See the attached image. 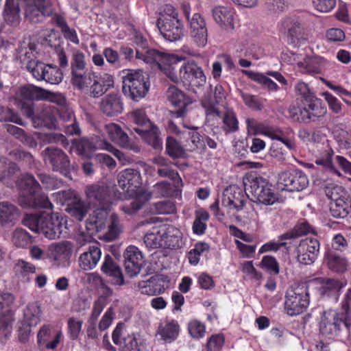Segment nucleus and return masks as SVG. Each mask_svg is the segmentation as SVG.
Listing matches in <instances>:
<instances>
[{
	"mask_svg": "<svg viewBox=\"0 0 351 351\" xmlns=\"http://www.w3.org/2000/svg\"><path fill=\"white\" fill-rule=\"evenodd\" d=\"M309 294L305 284L292 287L286 293L285 310L290 316L303 313L309 305Z\"/></svg>",
	"mask_w": 351,
	"mask_h": 351,
	"instance_id": "nucleus-6",
	"label": "nucleus"
},
{
	"mask_svg": "<svg viewBox=\"0 0 351 351\" xmlns=\"http://www.w3.org/2000/svg\"><path fill=\"white\" fill-rule=\"evenodd\" d=\"M89 209V204L83 201L79 196L69 203L66 212L78 221H82L86 215Z\"/></svg>",
	"mask_w": 351,
	"mask_h": 351,
	"instance_id": "nucleus-44",
	"label": "nucleus"
},
{
	"mask_svg": "<svg viewBox=\"0 0 351 351\" xmlns=\"http://www.w3.org/2000/svg\"><path fill=\"white\" fill-rule=\"evenodd\" d=\"M265 135L271 139H275L282 143L288 149H295V143L290 138H287L283 132L280 129L267 128Z\"/></svg>",
	"mask_w": 351,
	"mask_h": 351,
	"instance_id": "nucleus-57",
	"label": "nucleus"
},
{
	"mask_svg": "<svg viewBox=\"0 0 351 351\" xmlns=\"http://www.w3.org/2000/svg\"><path fill=\"white\" fill-rule=\"evenodd\" d=\"M332 155L333 151L327 147L317 158L315 163L318 165L324 166L331 174L341 177V172L332 164Z\"/></svg>",
	"mask_w": 351,
	"mask_h": 351,
	"instance_id": "nucleus-48",
	"label": "nucleus"
},
{
	"mask_svg": "<svg viewBox=\"0 0 351 351\" xmlns=\"http://www.w3.org/2000/svg\"><path fill=\"white\" fill-rule=\"evenodd\" d=\"M73 252V245L64 241L53 243L49 245L47 258L57 266H64L69 261Z\"/></svg>",
	"mask_w": 351,
	"mask_h": 351,
	"instance_id": "nucleus-15",
	"label": "nucleus"
},
{
	"mask_svg": "<svg viewBox=\"0 0 351 351\" xmlns=\"http://www.w3.org/2000/svg\"><path fill=\"white\" fill-rule=\"evenodd\" d=\"M313 283L319 292L324 297L337 298L339 291L344 287V284L339 280L334 278H317L313 280Z\"/></svg>",
	"mask_w": 351,
	"mask_h": 351,
	"instance_id": "nucleus-24",
	"label": "nucleus"
},
{
	"mask_svg": "<svg viewBox=\"0 0 351 351\" xmlns=\"http://www.w3.org/2000/svg\"><path fill=\"white\" fill-rule=\"evenodd\" d=\"M325 193L330 199V213L335 218H345L351 211V199L348 192L341 186H325Z\"/></svg>",
	"mask_w": 351,
	"mask_h": 351,
	"instance_id": "nucleus-5",
	"label": "nucleus"
},
{
	"mask_svg": "<svg viewBox=\"0 0 351 351\" xmlns=\"http://www.w3.org/2000/svg\"><path fill=\"white\" fill-rule=\"evenodd\" d=\"M105 131L111 141L123 148L130 147L128 136L117 123H110L105 125Z\"/></svg>",
	"mask_w": 351,
	"mask_h": 351,
	"instance_id": "nucleus-38",
	"label": "nucleus"
},
{
	"mask_svg": "<svg viewBox=\"0 0 351 351\" xmlns=\"http://www.w3.org/2000/svg\"><path fill=\"white\" fill-rule=\"evenodd\" d=\"M188 32L192 41L198 47H204L208 42V29L204 18L195 13L187 21Z\"/></svg>",
	"mask_w": 351,
	"mask_h": 351,
	"instance_id": "nucleus-13",
	"label": "nucleus"
},
{
	"mask_svg": "<svg viewBox=\"0 0 351 351\" xmlns=\"http://www.w3.org/2000/svg\"><path fill=\"white\" fill-rule=\"evenodd\" d=\"M47 66V64L40 61L31 60L27 62L26 68L35 79L40 81Z\"/></svg>",
	"mask_w": 351,
	"mask_h": 351,
	"instance_id": "nucleus-63",
	"label": "nucleus"
},
{
	"mask_svg": "<svg viewBox=\"0 0 351 351\" xmlns=\"http://www.w3.org/2000/svg\"><path fill=\"white\" fill-rule=\"evenodd\" d=\"M101 112L107 116H115L123 111V103L117 93H110L104 97L99 105Z\"/></svg>",
	"mask_w": 351,
	"mask_h": 351,
	"instance_id": "nucleus-27",
	"label": "nucleus"
},
{
	"mask_svg": "<svg viewBox=\"0 0 351 351\" xmlns=\"http://www.w3.org/2000/svg\"><path fill=\"white\" fill-rule=\"evenodd\" d=\"M291 191H300L305 189L308 184L307 176L301 171H293Z\"/></svg>",
	"mask_w": 351,
	"mask_h": 351,
	"instance_id": "nucleus-59",
	"label": "nucleus"
},
{
	"mask_svg": "<svg viewBox=\"0 0 351 351\" xmlns=\"http://www.w3.org/2000/svg\"><path fill=\"white\" fill-rule=\"evenodd\" d=\"M19 216V212L15 205L7 201L0 202V226L13 224Z\"/></svg>",
	"mask_w": 351,
	"mask_h": 351,
	"instance_id": "nucleus-37",
	"label": "nucleus"
},
{
	"mask_svg": "<svg viewBox=\"0 0 351 351\" xmlns=\"http://www.w3.org/2000/svg\"><path fill=\"white\" fill-rule=\"evenodd\" d=\"M134 130L154 149H160L162 147V142L160 138L159 131L156 126L151 125L150 127L147 128H134Z\"/></svg>",
	"mask_w": 351,
	"mask_h": 351,
	"instance_id": "nucleus-40",
	"label": "nucleus"
},
{
	"mask_svg": "<svg viewBox=\"0 0 351 351\" xmlns=\"http://www.w3.org/2000/svg\"><path fill=\"white\" fill-rule=\"evenodd\" d=\"M226 98V93L221 85L217 84L215 87L213 98L205 97L202 100V106L205 108L208 119H214L220 116V112L215 108V104H223Z\"/></svg>",
	"mask_w": 351,
	"mask_h": 351,
	"instance_id": "nucleus-21",
	"label": "nucleus"
},
{
	"mask_svg": "<svg viewBox=\"0 0 351 351\" xmlns=\"http://www.w3.org/2000/svg\"><path fill=\"white\" fill-rule=\"evenodd\" d=\"M136 58L142 60L147 64L156 62L164 74L165 68L168 66L169 64L178 63L184 59L182 56L167 54L155 49H145V47L143 48L141 51L138 49H136Z\"/></svg>",
	"mask_w": 351,
	"mask_h": 351,
	"instance_id": "nucleus-10",
	"label": "nucleus"
},
{
	"mask_svg": "<svg viewBox=\"0 0 351 351\" xmlns=\"http://www.w3.org/2000/svg\"><path fill=\"white\" fill-rule=\"evenodd\" d=\"M101 270L108 276L112 278V283L114 285H124L123 276L120 267L114 263L110 256L105 257Z\"/></svg>",
	"mask_w": 351,
	"mask_h": 351,
	"instance_id": "nucleus-36",
	"label": "nucleus"
},
{
	"mask_svg": "<svg viewBox=\"0 0 351 351\" xmlns=\"http://www.w3.org/2000/svg\"><path fill=\"white\" fill-rule=\"evenodd\" d=\"M32 101L46 100L63 105L65 102L64 97L58 93H51L42 88L31 85Z\"/></svg>",
	"mask_w": 351,
	"mask_h": 351,
	"instance_id": "nucleus-41",
	"label": "nucleus"
},
{
	"mask_svg": "<svg viewBox=\"0 0 351 351\" xmlns=\"http://www.w3.org/2000/svg\"><path fill=\"white\" fill-rule=\"evenodd\" d=\"M13 99L15 104L21 108L27 117H32L34 114V105L27 103L32 101L31 85L19 88L16 90Z\"/></svg>",
	"mask_w": 351,
	"mask_h": 351,
	"instance_id": "nucleus-31",
	"label": "nucleus"
},
{
	"mask_svg": "<svg viewBox=\"0 0 351 351\" xmlns=\"http://www.w3.org/2000/svg\"><path fill=\"white\" fill-rule=\"evenodd\" d=\"M23 224L32 232L43 234L49 239H56L66 233V218L58 213L26 214Z\"/></svg>",
	"mask_w": 351,
	"mask_h": 351,
	"instance_id": "nucleus-2",
	"label": "nucleus"
},
{
	"mask_svg": "<svg viewBox=\"0 0 351 351\" xmlns=\"http://www.w3.org/2000/svg\"><path fill=\"white\" fill-rule=\"evenodd\" d=\"M132 121L138 125L137 128H147L151 126L152 123L147 117L145 112L143 109H136L134 110L131 114Z\"/></svg>",
	"mask_w": 351,
	"mask_h": 351,
	"instance_id": "nucleus-64",
	"label": "nucleus"
},
{
	"mask_svg": "<svg viewBox=\"0 0 351 351\" xmlns=\"http://www.w3.org/2000/svg\"><path fill=\"white\" fill-rule=\"evenodd\" d=\"M117 182L123 191L120 192L114 187V199L119 200L132 199L130 204H125L121 208V210L127 215H131L136 213L151 198L152 193L141 186V174L136 169H125L119 172L117 175Z\"/></svg>",
	"mask_w": 351,
	"mask_h": 351,
	"instance_id": "nucleus-1",
	"label": "nucleus"
},
{
	"mask_svg": "<svg viewBox=\"0 0 351 351\" xmlns=\"http://www.w3.org/2000/svg\"><path fill=\"white\" fill-rule=\"evenodd\" d=\"M245 190L265 205H272L278 200V197L271 189V185L262 177H251L245 182Z\"/></svg>",
	"mask_w": 351,
	"mask_h": 351,
	"instance_id": "nucleus-7",
	"label": "nucleus"
},
{
	"mask_svg": "<svg viewBox=\"0 0 351 351\" xmlns=\"http://www.w3.org/2000/svg\"><path fill=\"white\" fill-rule=\"evenodd\" d=\"M215 21L224 29L234 28V11L226 6H217L213 10Z\"/></svg>",
	"mask_w": 351,
	"mask_h": 351,
	"instance_id": "nucleus-32",
	"label": "nucleus"
},
{
	"mask_svg": "<svg viewBox=\"0 0 351 351\" xmlns=\"http://www.w3.org/2000/svg\"><path fill=\"white\" fill-rule=\"evenodd\" d=\"M152 162L157 167V173L159 176L169 178L176 184L181 182L178 173L172 169L171 164L162 156H156L152 159Z\"/></svg>",
	"mask_w": 351,
	"mask_h": 351,
	"instance_id": "nucleus-35",
	"label": "nucleus"
},
{
	"mask_svg": "<svg viewBox=\"0 0 351 351\" xmlns=\"http://www.w3.org/2000/svg\"><path fill=\"white\" fill-rule=\"evenodd\" d=\"M20 12L21 9L16 0H5L2 15L7 23L18 25L21 20Z\"/></svg>",
	"mask_w": 351,
	"mask_h": 351,
	"instance_id": "nucleus-39",
	"label": "nucleus"
},
{
	"mask_svg": "<svg viewBox=\"0 0 351 351\" xmlns=\"http://www.w3.org/2000/svg\"><path fill=\"white\" fill-rule=\"evenodd\" d=\"M58 110L53 106H48L42 109L36 116L29 117L34 128L45 127L56 128L58 123Z\"/></svg>",
	"mask_w": 351,
	"mask_h": 351,
	"instance_id": "nucleus-22",
	"label": "nucleus"
},
{
	"mask_svg": "<svg viewBox=\"0 0 351 351\" xmlns=\"http://www.w3.org/2000/svg\"><path fill=\"white\" fill-rule=\"evenodd\" d=\"M326 262L328 268L335 272H344L348 269V260L332 252H328L326 256Z\"/></svg>",
	"mask_w": 351,
	"mask_h": 351,
	"instance_id": "nucleus-47",
	"label": "nucleus"
},
{
	"mask_svg": "<svg viewBox=\"0 0 351 351\" xmlns=\"http://www.w3.org/2000/svg\"><path fill=\"white\" fill-rule=\"evenodd\" d=\"M125 272L130 277L138 275L144 265L142 252L134 245L128 246L124 252Z\"/></svg>",
	"mask_w": 351,
	"mask_h": 351,
	"instance_id": "nucleus-17",
	"label": "nucleus"
},
{
	"mask_svg": "<svg viewBox=\"0 0 351 351\" xmlns=\"http://www.w3.org/2000/svg\"><path fill=\"white\" fill-rule=\"evenodd\" d=\"M31 241L29 233L23 229H16L12 233V242L18 247H24Z\"/></svg>",
	"mask_w": 351,
	"mask_h": 351,
	"instance_id": "nucleus-62",
	"label": "nucleus"
},
{
	"mask_svg": "<svg viewBox=\"0 0 351 351\" xmlns=\"http://www.w3.org/2000/svg\"><path fill=\"white\" fill-rule=\"evenodd\" d=\"M162 226L153 227L144 237V243L149 248L163 247V237L161 233Z\"/></svg>",
	"mask_w": 351,
	"mask_h": 351,
	"instance_id": "nucleus-46",
	"label": "nucleus"
},
{
	"mask_svg": "<svg viewBox=\"0 0 351 351\" xmlns=\"http://www.w3.org/2000/svg\"><path fill=\"white\" fill-rule=\"evenodd\" d=\"M157 26L163 38L170 42L179 40L184 36L183 24L180 19L159 18Z\"/></svg>",
	"mask_w": 351,
	"mask_h": 351,
	"instance_id": "nucleus-16",
	"label": "nucleus"
},
{
	"mask_svg": "<svg viewBox=\"0 0 351 351\" xmlns=\"http://www.w3.org/2000/svg\"><path fill=\"white\" fill-rule=\"evenodd\" d=\"M210 245L206 242H197L193 249L188 253V260L191 265H197L199 261L200 256L208 252Z\"/></svg>",
	"mask_w": 351,
	"mask_h": 351,
	"instance_id": "nucleus-55",
	"label": "nucleus"
},
{
	"mask_svg": "<svg viewBox=\"0 0 351 351\" xmlns=\"http://www.w3.org/2000/svg\"><path fill=\"white\" fill-rule=\"evenodd\" d=\"M138 287L142 294L154 295L162 293L165 290L159 280L151 278L149 280L140 282Z\"/></svg>",
	"mask_w": 351,
	"mask_h": 351,
	"instance_id": "nucleus-49",
	"label": "nucleus"
},
{
	"mask_svg": "<svg viewBox=\"0 0 351 351\" xmlns=\"http://www.w3.org/2000/svg\"><path fill=\"white\" fill-rule=\"evenodd\" d=\"M108 208H101V209H97L89 217L86 223L88 235L82 234L77 237V241L81 245L90 242L91 240L90 235L95 233L99 234L101 230H104V226L108 222L107 219L108 213L107 209Z\"/></svg>",
	"mask_w": 351,
	"mask_h": 351,
	"instance_id": "nucleus-12",
	"label": "nucleus"
},
{
	"mask_svg": "<svg viewBox=\"0 0 351 351\" xmlns=\"http://www.w3.org/2000/svg\"><path fill=\"white\" fill-rule=\"evenodd\" d=\"M167 97L172 106L178 107L180 109L174 112L176 117H183L186 111L187 106L191 104L189 98L186 97L184 93L174 86H170L167 91Z\"/></svg>",
	"mask_w": 351,
	"mask_h": 351,
	"instance_id": "nucleus-26",
	"label": "nucleus"
},
{
	"mask_svg": "<svg viewBox=\"0 0 351 351\" xmlns=\"http://www.w3.org/2000/svg\"><path fill=\"white\" fill-rule=\"evenodd\" d=\"M306 102L308 103L307 106L300 110L302 122L314 121L324 117L327 113V108L320 99L314 97Z\"/></svg>",
	"mask_w": 351,
	"mask_h": 351,
	"instance_id": "nucleus-23",
	"label": "nucleus"
},
{
	"mask_svg": "<svg viewBox=\"0 0 351 351\" xmlns=\"http://www.w3.org/2000/svg\"><path fill=\"white\" fill-rule=\"evenodd\" d=\"M297 259L302 265H309L313 263L319 252V242L313 237L302 239L297 246Z\"/></svg>",
	"mask_w": 351,
	"mask_h": 351,
	"instance_id": "nucleus-14",
	"label": "nucleus"
},
{
	"mask_svg": "<svg viewBox=\"0 0 351 351\" xmlns=\"http://www.w3.org/2000/svg\"><path fill=\"white\" fill-rule=\"evenodd\" d=\"M119 75L123 82V93L130 99L138 101L149 90L147 75L141 69H123Z\"/></svg>",
	"mask_w": 351,
	"mask_h": 351,
	"instance_id": "nucleus-4",
	"label": "nucleus"
},
{
	"mask_svg": "<svg viewBox=\"0 0 351 351\" xmlns=\"http://www.w3.org/2000/svg\"><path fill=\"white\" fill-rule=\"evenodd\" d=\"M13 270L15 276L22 281L29 282L31 275L36 272V266L23 259H18L14 265Z\"/></svg>",
	"mask_w": 351,
	"mask_h": 351,
	"instance_id": "nucleus-43",
	"label": "nucleus"
},
{
	"mask_svg": "<svg viewBox=\"0 0 351 351\" xmlns=\"http://www.w3.org/2000/svg\"><path fill=\"white\" fill-rule=\"evenodd\" d=\"M185 147L181 146L179 143L172 137L167 138L166 152L173 158L182 157L184 154Z\"/></svg>",
	"mask_w": 351,
	"mask_h": 351,
	"instance_id": "nucleus-60",
	"label": "nucleus"
},
{
	"mask_svg": "<svg viewBox=\"0 0 351 351\" xmlns=\"http://www.w3.org/2000/svg\"><path fill=\"white\" fill-rule=\"evenodd\" d=\"M25 17L32 23L42 21L54 12V3L48 0H25Z\"/></svg>",
	"mask_w": 351,
	"mask_h": 351,
	"instance_id": "nucleus-11",
	"label": "nucleus"
},
{
	"mask_svg": "<svg viewBox=\"0 0 351 351\" xmlns=\"http://www.w3.org/2000/svg\"><path fill=\"white\" fill-rule=\"evenodd\" d=\"M122 232V226L117 214H112L104 226V230L99 234V238L106 241H112L118 239Z\"/></svg>",
	"mask_w": 351,
	"mask_h": 351,
	"instance_id": "nucleus-28",
	"label": "nucleus"
},
{
	"mask_svg": "<svg viewBox=\"0 0 351 351\" xmlns=\"http://www.w3.org/2000/svg\"><path fill=\"white\" fill-rule=\"evenodd\" d=\"M289 63L296 65L299 69L311 71L313 69L312 64L317 60L316 58H311L306 56L304 53H290L289 56Z\"/></svg>",
	"mask_w": 351,
	"mask_h": 351,
	"instance_id": "nucleus-51",
	"label": "nucleus"
},
{
	"mask_svg": "<svg viewBox=\"0 0 351 351\" xmlns=\"http://www.w3.org/2000/svg\"><path fill=\"white\" fill-rule=\"evenodd\" d=\"M62 337L60 330L55 328L49 324L43 325L37 334V342L40 346L48 350L55 349Z\"/></svg>",
	"mask_w": 351,
	"mask_h": 351,
	"instance_id": "nucleus-18",
	"label": "nucleus"
},
{
	"mask_svg": "<svg viewBox=\"0 0 351 351\" xmlns=\"http://www.w3.org/2000/svg\"><path fill=\"white\" fill-rule=\"evenodd\" d=\"M193 128L191 131L184 133V138H186V143L184 145L186 150L193 151L204 145L203 137Z\"/></svg>",
	"mask_w": 351,
	"mask_h": 351,
	"instance_id": "nucleus-54",
	"label": "nucleus"
},
{
	"mask_svg": "<svg viewBox=\"0 0 351 351\" xmlns=\"http://www.w3.org/2000/svg\"><path fill=\"white\" fill-rule=\"evenodd\" d=\"M161 233L163 237L164 248L176 249L182 244V232L177 228L162 224Z\"/></svg>",
	"mask_w": 351,
	"mask_h": 351,
	"instance_id": "nucleus-29",
	"label": "nucleus"
},
{
	"mask_svg": "<svg viewBox=\"0 0 351 351\" xmlns=\"http://www.w3.org/2000/svg\"><path fill=\"white\" fill-rule=\"evenodd\" d=\"M42 308L41 305L38 302L34 301L27 304L23 310V324L26 326L24 329L23 337H20V339L25 340L28 335L30 333V328L36 326L41 321L42 317Z\"/></svg>",
	"mask_w": 351,
	"mask_h": 351,
	"instance_id": "nucleus-19",
	"label": "nucleus"
},
{
	"mask_svg": "<svg viewBox=\"0 0 351 351\" xmlns=\"http://www.w3.org/2000/svg\"><path fill=\"white\" fill-rule=\"evenodd\" d=\"M44 159L47 163L51 165L53 170L66 173L69 169V160L60 149L53 147L46 148L44 151Z\"/></svg>",
	"mask_w": 351,
	"mask_h": 351,
	"instance_id": "nucleus-20",
	"label": "nucleus"
},
{
	"mask_svg": "<svg viewBox=\"0 0 351 351\" xmlns=\"http://www.w3.org/2000/svg\"><path fill=\"white\" fill-rule=\"evenodd\" d=\"M96 73L94 72H85L73 70L72 71L71 82L73 85L81 90H87L92 84Z\"/></svg>",
	"mask_w": 351,
	"mask_h": 351,
	"instance_id": "nucleus-45",
	"label": "nucleus"
},
{
	"mask_svg": "<svg viewBox=\"0 0 351 351\" xmlns=\"http://www.w3.org/2000/svg\"><path fill=\"white\" fill-rule=\"evenodd\" d=\"M112 337L113 342L119 345L123 351L139 350V346L135 334L125 335L120 328H116L112 332Z\"/></svg>",
	"mask_w": 351,
	"mask_h": 351,
	"instance_id": "nucleus-30",
	"label": "nucleus"
},
{
	"mask_svg": "<svg viewBox=\"0 0 351 351\" xmlns=\"http://www.w3.org/2000/svg\"><path fill=\"white\" fill-rule=\"evenodd\" d=\"M35 135L37 138L41 140L44 143H56L62 145L64 147H66L69 145L68 141L66 137L58 133H49V134H41L36 133Z\"/></svg>",
	"mask_w": 351,
	"mask_h": 351,
	"instance_id": "nucleus-61",
	"label": "nucleus"
},
{
	"mask_svg": "<svg viewBox=\"0 0 351 351\" xmlns=\"http://www.w3.org/2000/svg\"><path fill=\"white\" fill-rule=\"evenodd\" d=\"M114 84L113 77L108 74H104L103 77L95 75L92 84L88 89L90 95L93 97L102 95Z\"/></svg>",
	"mask_w": 351,
	"mask_h": 351,
	"instance_id": "nucleus-34",
	"label": "nucleus"
},
{
	"mask_svg": "<svg viewBox=\"0 0 351 351\" xmlns=\"http://www.w3.org/2000/svg\"><path fill=\"white\" fill-rule=\"evenodd\" d=\"M101 250L97 245H92L79 257V265L84 270L93 269L101 258Z\"/></svg>",
	"mask_w": 351,
	"mask_h": 351,
	"instance_id": "nucleus-33",
	"label": "nucleus"
},
{
	"mask_svg": "<svg viewBox=\"0 0 351 351\" xmlns=\"http://www.w3.org/2000/svg\"><path fill=\"white\" fill-rule=\"evenodd\" d=\"M158 334L166 341L171 342L176 339L179 333V325L175 321L161 324L158 328Z\"/></svg>",
	"mask_w": 351,
	"mask_h": 351,
	"instance_id": "nucleus-52",
	"label": "nucleus"
},
{
	"mask_svg": "<svg viewBox=\"0 0 351 351\" xmlns=\"http://www.w3.org/2000/svg\"><path fill=\"white\" fill-rule=\"evenodd\" d=\"M114 185L106 182L88 185L85 189L87 198L95 203H97L101 208H109L116 200L114 197Z\"/></svg>",
	"mask_w": 351,
	"mask_h": 351,
	"instance_id": "nucleus-9",
	"label": "nucleus"
},
{
	"mask_svg": "<svg viewBox=\"0 0 351 351\" xmlns=\"http://www.w3.org/2000/svg\"><path fill=\"white\" fill-rule=\"evenodd\" d=\"M350 325L344 314L328 310L322 315L319 328L322 335L330 339L337 336L343 327L348 329Z\"/></svg>",
	"mask_w": 351,
	"mask_h": 351,
	"instance_id": "nucleus-8",
	"label": "nucleus"
},
{
	"mask_svg": "<svg viewBox=\"0 0 351 351\" xmlns=\"http://www.w3.org/2000/svg\"><path fill=\"white\" fill-rule=\"evenodd\" d=\"M108 142L104 140L92 138L91 139L82 138L77 143V149L80 155L89 156L88 152L94 149H104Z\"/></svg>",
	"mask_w": 351,
	"mask_h": 351,
	"instance_id": "nucleus-42",
	"label": "nucleus"
},
{
	"mask_svg": "<svg viewBox=\"0 0 351 351\" xmlns=\"http://www.w3.org/2000/svg\"><path fill=\"white\" fill-rule=\"evenodd\" d=\"M13 315L10 311L0 315V342L4 343L10 338L12 333Z\"/></svg>",
	"mask_w": 351,
	"mask_h": 351,
	"instance_id": "nucleus-50",
	"label": "nucleus"
},
{
	"mask_svg": "<svg viewBox=\"0 0 351 351\" xmlns=\"http://www.w3.org/2000/svg\"><path fill=\"white\" fill-rule=\"evenodd\" d=\"M209 219V214L204 209L195 211V219L193 224V232L197 235H202L206 229V222Z\"/></svg>",
	"mask_w": 351,
	"mask_h": 351,
	"instance_id": "nucleus-53",
	"label": "nucleus"
},
{
	"mask_svg": "<svg viewBox=\"0 0 351 351\" xmlns=\"http://www.w3.org/2000/svg\"><path fill=\"white\" fill-rule=\"evenodd\" d=\"M243 195L239 188L230 186L227 188L222 198V206L230 212H239L243 208Z\"/></svg>",
	"mask_w": 351,
	"mask_h": 351,
	"instance_id": "nucleus-25",
	"label": "nucleus"
},
{
	"mask_svg": "<svg viewBox=\"0 0 351 351\" xmlns=\"http://www.w3.org/2000/svg\"><path fill=\"white\" fill-rule=\"evenodd\" d=\"M62 71L56 66L47 64L40 81L44 80L51 84H58L62 82Z\"/></svg>",
	"mask_w": 351,
	"mask_h": 351,
	"instance_id": "nucleus-56",
	"label": "nucleus"
},
{
	"mask_svg": "<svg viewBox=\"0 0 351 351\" xmlns=\"http://www.w3.org/2000/svg\"><path fill=\"white\" fill-rule=\"evenodd\" d=\"M16 184L19 189L27 191L29 194L36 192L39 186L37 181L29 174L23 175Z\"/></svg>",
	"mask_w": 351,
	"mask_h": 351,
	"instance_id": "nucleus-58",
	"label": "nucleus"
},
{
	"mask_svg": "<svg viewBox=\"0 0 351 351\" xmlns=\"http://www.w3.org/2000/svg\"><path fill=\"white\" fill-rule=\"evenodd\" d=\"M177 63L169 64L165 68V75L175 83L182 82L191 86H202L206 84V77L203 70L194 61L184 62L176 70Z\"/></svg>",
	"mask_w": 351,
	"mask_h": 351,
	"instance_id": "nucleus-3",
	"label": "nucleus"
}]
</instances>
